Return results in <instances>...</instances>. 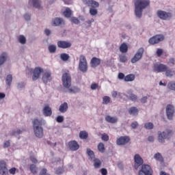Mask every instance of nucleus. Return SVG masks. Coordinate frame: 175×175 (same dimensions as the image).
Wrapping results in <instances>:
<instances>
[{
	"label": "nucleus",
	"mask_w": 175,
	"mask_h": 175,
	"mask_svg": "<svg viewBox=\"0 0 175 175\" xmlns=\"http://www.w3.org/2000/svg\"><path fill=\"white\" fill-rule=\"evenodd\" d=\"M8 164L4 160L0 161V174L1 175H8Z\"/></svg>",
	"instance_id": "obj_13"
},
{
	"label": "nucleus",
	"mask_w": 175,
	"mask_h": 175,
	"mask_svg": "<svg viewBox=\"0 0 175 175\" xmlns=\"http://www.w3.org/2000/svg\"><path fill=\"white\" fill-rule=\"evenodd\" d=\"M59 111L60 113H66L68 111V103H64L59 106Z\"/></svg>",
	"instance_id": "obj_26"
},
{
	"label": "nucleus",
	"mask_w": 175,
	"mask_h": 175,
	"mask_svg": "<svg viewBox=\"0 0 175 175\" xmlns=\"http://www.w3.org/2000/svg\"><path fill=\"white\" fill-rule=\"evenodd\" d=\"M43 73V68L40 67H36L33 70V77L32 80L33 81H36L39 77H40V75Z\"/></svg>",
	"instance_id": "obj_11"
},
{
	"label": "nucleus",
	"mask_w": 175,
	"mask_h": 175,
	"mask_svg": "<svg viewBox=\"0 0 175 175\" xmlns=\"http://www.w3.org/2000/svg\"><path fill=\"white\" fill-rule=\"evenodd\" d=\"M68 148H70L71 151H77V150L80 148V145H79V143H77V142L75 140L70 141L68 144Z\"/></svg>",
	"instance_id": "obj_18"
},
{
	"label": "nucleus",
	"mask_w": 175,
	"mask_h": 175,
	"mask_svg": "<svg viewBox=\"0 0 175 175\" xmlns=\"http://www.w3.org/2000/svg\"><path fill=\"white\" fill-rule=\"evenodd\" d=\"M143 54H144V48L141 47L137 50L134 57L131 59L132 64H136L137 61H140L143 57Z\"/></svg>",
	"instance_id": "obj_7"
},
{
	"label": "nucleus",
	"mask_w": 175,
	"mask_h": 175,
	"mask_svg": "<svg viewBox=\"0 0 175 175\" xmlns=\"http://www.w3.org/2000/svg\"><path fill=\"white\" fill-rule=\"evenodd\" d=\"M157 16L161 20H170L172 18V13L162 10L157 11Z\"/></svg>",
	"instance_id": "obj_10"
},
{
	"label": "nucleus",
	"mask_w": 175,
	"mask_h": 175,
	"mask_svg": "<svg viewBox=\"0 0 175 175\" xmlns=\"http://www.w3.org/2000/svg\"><path fill=\"white\" fill-rule=\"evenodd\" d=\"M127 94H128L127 98H129L130 100H132V102H136L137 100V96L132 93V90H129L127 92Z\"/></svg>",
	"instance_id": "obj_22"
},
{
	"label": "nucleus",
	"mask_w": 175,
	"mask_h": 175,
	"mask_svg": "<svg viewBox=\"0 0 175 175\" xmlns=\"http://www.w3.org/2000/svg\"><path fill=\"white\" fill-rule=\"evenodd\" d=\"M165 40V36L163 35H156L152 38H150L148 40L150 44H158L160 42H163Z\"/></svg>",
	"instance_id": "obj_8"
},
{
	"label": "nucleus",
	"mask_w": 175,
	"mask_h": 175,
	"mask_svg": "<svg viewBox=\"0 0 175 175\" xmlns=\"http://www.w3.org/2000/svg\"><path fill=\"white\" fill-rule=\"evenodd\" d=\"M30 171L33 174H36L38 173V168L36 167V165L34 164L30 165Z\"/></svg>",
	"instance_id": "obj_41"
},
{
	"label": "nucleus",
	"mask_w": 175,
	"mask_h": 175,
	"mask_svg": "<svg viewBox=\"0 0 175 175\" xmlns=\"http://www.w3.org/2000/svg\"><path fill=\"white\" fill-rule=\"evenodd\" d=\"M165 72V76L167 77H172V76H174L175 75V71L169 68V67H167V70Z\"/></svg>",
	"instance_id": "obj_29"
},
{
	"label": "nucleus",
	"mask_w": 175,
	"mask_h": 175,
	"mask_svg": "<svg viewBox=\"0 0 175 175\" xmlns=\"http://www.w3.org/2000/svg\"><path fill=\"white\" fill-rule=\"evenodd\" d=\"M62 81L64 87L68 90L70 94H77V92H80V89L79 88L75 86L72 87V77H70L69 71L63 74Z\"/></svg>",
	"instance_id": "obj_1"
},
{
	"label": "nucleus",
	"mask_w": 175,
	"mask_h": 175,
	"mask_svg": "<svg viewBox=\"0 0 175 175\" xmlns=\"http://www.w3.org/2000/svg\"><path fill=\"white\" fill-rule=\"evenodd\" d=\"M174 64H175L174 58H170L168 62V65H174Z\"/></svg>",
	"instance_id": "obj_58"
},
{
	"label": "nucleus",
	"mask_w": 175,
	"mask_h": 175,
	"mask_svg": "<svg viewBox=\"0 0 175 175\" xmlns=\"http://www.w3.org/2000/svg\"><path fill=\"white\" fill-rule=\"evenodd\" d=\"M60 58L62 59V61H68V59H69L70 56L69 55L66 54V53H62L60 55Z\"/></svg>",
	"instance_id": "obj_42"
},
{
	"label": "nucleus",
	"mask_w": 175,
	"mask_h": 175,
	"mask_svg": "<svg viewBox=\"0 0 175 175\" xmlns=\"http://www.w3.org/2000/svg\"><path fill=\"white\" fill-rule=\"evenodd\" d=\"M18 40L22 44H25L27 42V39H25V37L24 36H20Z\"/></svg>",
	"instance_id": "obj_44"
},
{
	"label": "nucleus",
	"mask_w": 175,
	"mask_h": 175,
	"mask_svg": "<svg viewBox=\"0 0 175 175\" xmlns=\"http://www.w3.org/2000/svg\"><path fill=\"white\" fill-rule=\"evenodd\" d=\"M129 113L131 116H137L139 114V109L136 107H133L129 109Z\"/></svg>",
	"instance_id": "obj_27"
},
{
	"label": "nucleus",
	"mask_w": 175,
	"mask_h": 175,
	"mask_svg": "<svg viewBox=\"0 0 175 175\" xmlns=\"http://www.w3.org/2000/svg\"><path fill=\"white\" fill-rule=\"evenodd\" d=\"M71 23H72L73 24H80V21L79 20V18H76V17H72L70 19Z\"/></svg>",
	"instance_id": "obj_47"
},
{
	"label": "nucleus",
	"mask_w": 175,
	"mask_h": 175,
	"mask_svg": "<svg viewBox=\"0 0 175 175\" xmlns=\"http://www.w3.org/2000/svg\"><path fill=\"white\" fill-rule=\"evenodd\" d=\"M8 55L6 54V53H3L0 56V66L1 65H3V64H5V61H6Z\"/></svg>",
	"instance_id": "obj_34"
},
{
	"label": "nucleus",
	"mask_w": 175,
	"mask_h": 175,
	"mask_svg": "<svg viewBox=\"0 0 175 175\" xmlns=\"http://www.w3.org/2000/svg\"><path fill=\"white\" fill-rule=\"evenodd\" d=\"M173 135L172 130H166V132L159 133L158 139L159 143H165V139H170Z\"/></svg>",
	"instance_id": "obj_6"
},
{
	"label": "nucleus",
	"mask_w": 175,
	"mask_h": 175,
	"mask_svg": "<svg viewBox=\"0 0 175 175\" xmlns=\"http://www.w3.org/2000/svg\"><path fill=\"white\" fill-rule=\"evenodd\" d=\"M135 79V75L129 74L124 77V81L126 82L133 81Z\"/></svg>",
	"instance_id": "obj_30"
},
{
	"label": "nucleus",
	"mask_w": 175,
	"mask_h": 175,
	"mask_svg": "<svg viewBox=\"0 0 175 175\" xmlns=\"http://www.w3.org/2000/svg\"><path fill=\"white\" fill-rule=\"evenodd\" d=\"M84 5H86L89 8H92L90 9V13L91 16H96L98 14V10L96 8H99V3L94 0H82Z\"/></svg>",
	"instance_id": "obj_4"
},
{
	"label": "nucleus",
	"mask_w": 175,
	"mask_h": 175,
	"mask_svg": "<svg viewBox=\"0 0 175 175\" xmlns=\"http://www.w3.org/2000/svg\"><path fill=\"white\" fill-rule=\"evenodd\" d=\"M134 161H135V164H134V167L135 169L137 170L142 165H143V159L140 157V155L139 154H135L134 157Z\"/></svg>",
	"instance_id": "obj_16"
},
{
	"label": "nucleus",
	"mask_w": 175,
	"mask_h": 175,
	"mask_svg": "<svg viewBox=\"0 0 175 175\" xmlns=\"http://www.w3.org/2000/svg\"><path fill=\"white\" fill-rule=\"evenodd\" d=\"M24 17H25V20H26L27 21L31 20V15L28 14H25Z\"/></svg>",
	"instance_id": "obj_61"
},
{
	"label": "nucleus",
	"mask_w": 175,
	"mask_h": 175,
	"mask_svg": "<svg viewBox=\"0 0 175 175\" xmlns=\"http://www.w3.org/2000/svg\"><path fill=\"white\" fill-rule=\"evenodd\" d=\"M48 49L49 53H51V54H54V53L57 51V46L54 44H51L49 46Z\"/></svg>",
	"instance_id": "obj_38"
},
{
	"label": "nucleus",
	"mask_w": 175,
	"mask_h": 175,
	"mask_svg": "<svg viewBox=\"0 0 175 175\" xmlns=\"http://www.w3.org/2000/svg\"><path fill=\"white\" fill-rule=\"evenodd\" d=\"M29 5H32L33 8L40 9V0H29Z\"/></svg>",
	"instance_id": "obj_23"
},
{
	"label": "nucleus",
	"mask_w": 175,
	"mask_h": 175,
	"mask_svg": "<svg viewBox=\"0 0 175 175\" xmlns=\"http://www.w3.org/2000/svg\"><path fill=\"white\" fill-rule=\"evenodd\" d=\"M166 114L168 120H172L174 115V107L172 105H168L166 107Z\"/></svg>",
	"instance_id": "obj_17"
},
{
	"label": "nucleus",
	"mask_w": 175,
	"mask_h": 175,
	"mask_svg": "<svg viewBox=\"0 0 175 175\" xmlns=\"http://www.w3.org/2000/svg\"><path fill=\"white\" fill-rule=\"evenodd\" d=\"M56 121L57 122H59V123L64 122V116H57L56 118Z\"/></svg>",
	"instance_id": "obj_52"
},
{
	"label": "nucleus",
	"mask_w": 175,
	"mask_h": 175,
	"mask_svg": "<svg viewBox=\"0 0 175 175\" xmlns=\"http://www.w3.org/2000/svg\"><path fill=\"white\" fill-rule=\"evenodd\" d=\"M64 16H66L67 18H70V17L72 16V10H70V8H66L65 11L64 12Z\"/></svg>",
	"instance_id": "obj_35"
},
{
	"label": "nucleus",
	"mask_w": 175,
	"mask_h": 175,
	"mask_svg": "<svg viewBox=\"0 0 175 175\" xmlns=\"http://www.w3.org/2000/svg\"><path fill=\"white\" fill-rule=\"evenodd\" d=\"M79 68L81 72L85 73L88 70V64L87 63V59L83 55H81L79 57Z\"/></svg>",
	"instance_id": "obj_5"
},
{
	"label": "nucleus",
	"mask_w": 175,
	"mask_h": 175,
	"mask_svg": "<svg viewBox=\"0 0 175 175\" xmlns=\"http://www.w3.org/2000/svg\"><path fill=\"white\" fill-rule=\"evenodd\" d=\"M144 127L146 129H152V128H154V124L152 122H148L145 124Z\"/></svg>",
	"instance_id": "obj_45"
},
{
	"label": "nucleus",
	"mask_w": 175,
	"mask_h": 175,
	"mask_svg": "<svg viewBox=\"0 0 175 175\" xmlns=\"http://www.w3.org/2000/svg\"><path fill=\"white\" fill-rule=\"evenodd\" d=\"M120 61L121 62L125 63L128 61V58H126V56H125V55H120Z\"/></svg>",
	"instance_id": "obj_49"
},
{
	"label": "nucleus",
	"mask_w": 175,
	"mask_h": 175,
	"mask_svg": "<svg viewBox=\"0 0 175 175\" xmlns=\"http://www.w3.org/2000/svg\"><path fill=\"white\" fill-rule=\"evenodd\" d=\"M119 80H124L125 81V75L122 72H120L118 76Z\"/></svg>",
	"instance_id": "obj_53"
},
{
	"label": "nucleus",
	"mask_w": 175,
	"mask_h": 175,
	"mask_svg": "<svg viewBox=\"0 0 175 175\" xmlns=\"http://www.w3.org/2000/svg\"><path fill=\"white\" fill-rule=\"evenodd\" d=\"M105 121H107V122H109L110 124H116V122L118 121V118H117V117L107 116H105Z\"/></svg>",
	"instance_id": "obj_25"
},
{
	"label": "nucleus",
	"mask_w": 175,
	"mask_h": 175,
	"mask_svg": "<svg viewBox=\"0 0 175 175\" xmlns=\"http://www.w3.org/2000/svg\"><path fill=\"white\" fill-rule=\"evenodd\" d=\"M100 59L94 57L90 61V65L92 68H96V66H99V65H100Z\"/></svg>",
	"instance_id": "obj_19"
},
{
	"label": "nucleus",
	"mask_w": 175,
	"mask_h": 175,
	"mask_svg": "<svg viewBox=\"0 0 175 175\" xmlns=\"http://www.w3.org/2000/svg\"><path fill=\"white\" fill-rule=\"evenodd\" d=\"M147 99H148V96H144L141 98L142 103H146L147 102Z\"/></svg>",
	"instance_id": "obj_60"
},
{
	"label": "nucleus",
	"mask_w": 175,
	"mask_h": 175,
	"mask_svg": "<svg viewBox=\"0 0 175 175\" xmlns=\"http://www.w3.org/2000/svg\"><path fill=\"white\" fill-rule=\"evenodd\" d=\"M168 88L170 90H175V83L174 82H170L168 83Z\"/></svg>",
	"instance_id": "obj_48"
},
{
	"label": "nucleus",
	"mask_w": 175,
	"mask_h": 175,
	"mask_svg": "<svg viewBox=\"0 0 175 175\" xmlns=\"http://www.w3.org/2000/svg\"><path fill=\"white\" fill-rule=\"evenodd\" d=\"M44 32L46 36H49L50 33H51V31H50V29H46Z\"/></svg>",
	"instance_id": "obj_64"
},
{
	"label": "nucleus",
	"mask_w": 175,
	"mask_h": 175,
	"mask_svg": "<svg viewBox=\"0 0 175 175\" xmlns=\"http://www.w3.org/2000/svg\"><path fill=\"white\" fill-rule=\"evenodd\" d=\"M16 172H17V168L16 167H12L9 170L10 174L14 175L16 174Z\"/></svg>",
	"instance_id": "obj_50"
},
{
	"label": "nucleus",
	"mask_w": 175,
	"mask_h": 175,
	"mask_svg": "<svg viewBox=\"0 0 175 175\" xmlns=\"http://www.w3.org/2000/svg\"><path fill=\"white\" fill-rule=\"evenodd\" d=\"M57 47L59 49H70L72 47V43L65 40H59L57 42Z\"/></svg>",
	"instance_id": "obj_15"
},
{
	"label": "nucleus",
	"mask_w": 175,
	"mask_h": 175,
	"mask_svg": "<svg viewBox=\"0 0 175 175\" xmlns=\"http://www.w3.org/2000/svg\"><path fill=\"white\" fill-rule=\"evenodd\" d=\"M98 150L99 152H101V154H103L106 151V148H105V144L100 142L97 146Z\"/></svg>",
	"instance_id": "obj_28"
},
{
	"label": "nucleus",
	"mask_w": 175,
	"mask_h": 175,
	"mask_svg": "<svg viewBox=\"0 0 175 175\" xmlns=\"http://www.w3.org/2000/svg\"><path fill=\"white\" fill-rule=\"evenodd\" d=\"M98 87V83H92L91 85V89L92 90H95Z\"/></svg>",
	"instance_id": "obj_62"
},
{
	"label": "nucleus",
	"mask_w": 175,
	"mask_h": 175,
	"mask_svg": "<svg viewBox=\"0 0 175 175\" xmlns=\"http://www.w3.org/2000/svg\"><path fill=\"white\" fill-rule=\"evenodd\" d=\"M156 54H157V57H161V55H162V54H163V50L162 49H158L157 50Z\"/></svg>",
	"instance_id": "obj_51"
},
{
	"label": "nucleus",
	"mask_w": 175,
	"mask_h": 175,
	"mask_svg": "<svg viewBox=\"0 0 175 175\" xmlns=\"http://www.w3.org/2000/svg\"><path fill=\"white\" fill-rule=\"evenodd\" d=\"M87 154L90 157V159H95V154L94 153V151H92L91 149H87Z\"/></svg>",
	"instance_id": "obj_40"
},
{
	"label": "nucleus",
	"mask_w": 175,
	"mask_h": 175,
	"mask_svg": "<svg viewBox=\"0 0 175 175\" xmlns=\"http://www.w3.org/2000/svg\"><path fill=\"white\" fill-rule=\"evenodd\" d=\"M51 77V72L49 71L45 72L42 75V81L44 83H48L50 81Z\"/></svg>",
	"instance_id": "obj_21"
},
{
	"label": "nucleus",
	"mask_w": 175,
	"mask_h": 175,
	"mask_svg": "<svg viewBox=\"0 0 175 175\" xmlns=\"http://www.w3.org/2000/svg\"><path fill=\"white\" fill-rule=\"evenodd\" d=\"M103 105H108V103H110V97L105 96L103 98Z\"/></svg>",
	"instance_id": "obj_43"
},
{
	"label": "nucleus",
	"mask_w": 175,
	"mask_h": 175,
	"mask_svg": "<svg viewBox=\"0 0 175 175\" xmlns=\"http://www.w3.org/2000/svg\"><path fill=\"white\" fill-rule=\"evenodd\" d=\"M101 139L103 142H109V135L106 133H103L101 135Z\"/></svg>",
	"instance_id": "obj_46"
},
{
	"label": "nucleus",
	"mask_w": 175,
	"mask_h": 175,
	"mask_svg": "<svg viewBox=\"0 0 175 175\" xmlns=\"http://www.w3.org/2000/svg\"><path fill=\"white\" fill-rule=\"evenodd\" d=\"M30 160L31 162H33V163H38V159H36V158H35L33 156L30 157Z\"/></svg>",
	"instance_id": "obj_59"
},
{
	"label": "nucleus",
	"mask_w": 175,
	"mask_h": 175,
	"mask_svg": "<svg viewBox=\"0 0 175 175\" xmlns=\"http://www.w3.org/2000/svg\"><path fill=\"white\" fill-rule=\"evenodd\" d=\"M94 166L95 169H99L102 166V161L99 159H94Z\"/></svg>",
	"instance_id": "obj_32"
},
{
	"label": "nucleus",
	"mask_w": 175,
	"mask_h": 175,
	"mask_svg": "<svg viewBox=\"0 0 175 175\" xmlns=\"http://www.w3.org/2000/svg\"><path fill=\"white\" fill-rule=\"evenodd\" d=\"M154 159H156V161H159V162H163V157H162V154H161V153L159 152L156 153L154 155Z\"/></svg>",
	"instance_id": "obj_37"
},
{
	"label": "nucleus",
	"mask_w": 175,
	"mask_h": 175,
	"mask_svg": "<svg viewBox=\"0 0 175 175\" xmlns=\"http://www.w3.org/2000/svg\"><path fill=\"white\" fill-rule=\"evenodd\" d=\"M139 175H152V169L148 165H142V169L139 172Z\"/></svg>",
	"instance_id": "obj_9"
},
{
	"label": "nucleus",
	"mask_w": 175,
	"mask_h": 175,
	"mask_svg": "<svg viewBox=\"0 0 175 175\" xmlns=\"http://www.w3.org/2000/svg\"><path fill=\"white\" fill-rule=\"evenodd\" d=\"M138 125H139V124H137V122H134L131 123V128H133V129H136V128H137Z\"/></svg>",
	"instance_id": "obj_57"
},
{
	"label": "nucleus",
	"mask_w": 175,
	"mask_h": 175,
	"mask_svg": "<svg viewBox=\"0 0 175 175\" xmlns=\"http://www.w3.org/2000/svg\"><path fill=\"white\" fill-rule=\"evenodd\" d=\"M120 51L121 53H126L128 51V46L126 44L123 43L120 46Z\"/></svg>",
	"instance_id": "obj_36"
},
{
	"label": "nucleus",
	"mask_w": 175,
	"mask_h": 175,
	"mask_svg": "<svg viewBox=\"0 0 175 175\" xmlns=\"http://www.w3.org/2000/svg\"><path fill=\"white\" fill-rule=\"evenodd\" d=\"M100 173L102 175H107V170L106 168H102L100 170Z\"/></svg>",
	"instance_id": "obj_56"
},
{
	"label": "nucleus",
	"mask_w": 175,
	"mask_h": 175,
	"mask_svg": "<svg viewBox=\"0 0 175 175\" xmlns=\"http://www.w3.org/2000/svg\"><path fill=\"white\" fill-rule=\"evenodd\" d=\"M79 137H80V139H82L83 140L88 139V133H87V131H80Z\"/></svg>",
	"instance_id": "obj_33"
},
{
	"label": "nucleus",
	"mask_w": 175,
	"mask_h": 175,
	"mask_svg": "<svg viewBox=\"0 0 175 175\" xmlns=\"http://www.w3.org/2000/svg\"><path fill=\"white\" fill-rule=\"evenodd\" d=\"M150 0H135V14L136 17L140 18L143 16V10L150 6Z\"/></svg>",
	"instance_id": "obj_2"
},
{
	"label": "nucleus",
	"mask_w": 175,
	"mask_h": 175,
	"mask_svg": "<svg viewBox=\"0 0 175 175\" xmlns=\"http://www.w3.org/2000/svg\"><path fill=\"white\" fill-rule=\"evenodd\" d=\"M64 24V19L61 18H55L53 20V25L55 27H58V25H62Z\"/></svg>",
	"instance_id": "obj_24"
},
{
	"label": "nucleus",
	"mask_w": 175,
	"mask_h": 175,
	"mask_svg": "<svg viewBox=\"0 0 175 175\" xmlns=\"http://www.w3.org/2000/svg\"><path fill=\"white\" fill-rule=\"evenodd\" d=\"M12 80H13V77L12 76V75H8L5 79V83L7 85H9V87H10Z\"/></svg>",
	"instance_id": "obj_39"
},
{
	"label": "nucleus",
	"mask_w": 175,
	"mask_h": 175,
	"mask_svg": "<svg viewBox=\"0 0 175 175\" xmlns=\"http://www.w3.org/2000/svg\"><path fill=\"white\" fill-rule=\"evenodd\" d=\"M42 125H43V122H42V120L35 119L33 121L34 135L36 137H38V139H42L44 136L43 127H42Z\"/></svg>",
	"instance_id": "obj_3"
},
{
	"label": "nucleus",
	"mask_w": 175,
	"mask_h": 175,
	"mask_svg": "<svg viewBox=\"0 0 175 175\" xmlns=\"http://www.w3.org/2000/svg\"><path fill=\"white\" fill-rule=\"evenodd\" d=\"M64 172H65V170L64 169V161L62 162V166L59 167L57 169L55 170V174H63Z\"/></svg>",
	"instance_id": "obj_31"
},
{
	"label": "nucleus",
	"mask_w": 175,
	"mask_h": 175,
	"mask_svg": "<svg viewBox=\"0 0 175 175\" xmlns=\"http://www.w3.org/2000/svg\"><path fill=\"white\" fill-rule=\"evenodd\" d=\"M94 18H92L89 21H87L86 23H87V24L90 25L89 27H91V24H92V23H94Z\"/></svg>",
	"instance_id": "obj_63"
},
{
	"label": "nucleus",
	"mask_w": 175,
	"mask_h": 175,
	"mask_svg": "<svg viewBox=\"0 0 175 175\" xmlns=\"http://www.w3.org/2000/svg\"><path fill=\"white\" fill-rule=\"evenodd\" d=\"M8 147H10V141H5L3 144V148H8Z\"/></svg>",
	"instance_id": "obj_55"
},
{
	"label": "nucleus",
	"mask_w": 175,
	"mask_h": 175,
	"mask_svg": "<svg viewBox=\"0 0 175 175\" xmlns=\"http://www.w3.org/2000/svg\"><path fill=\"white\" fill-rule=\"evenodd\" d=\"M20 135L21 133H23V131L21 130H17L16 131H12L11 133V136H14V135Z\"/></svg>",
	"instance_id": "obj_54"
},
{
	"label": "nucleus",
	"mask_w": 175,
	"mask_h": 175,
	"mask_svg": "<svg viewBox=\"0 0 175 175\" xmlns=\"http://www.w3.org/2000/svg\"><path fill=\"white\" fill-rule=\"evenodd\" d=\"M131 142V138L128 136H122L117 139L116 144L118 146H125V144H128V143Z\"/></svg>",
	"instance_id": "obj_12"
},
{
	"label": "nucleus",
	"mask_w": 175,
	"mask_h": 175,
	"mask_svg": "<svg viewBox=\"0 0 175 175\" xmlns=\"http://www.w3.org/2000/svg\"><path fill=\"white\" fill-rule=\"evenodd\" d=\"M43 114L45 117H50L53 114V111L49 105H46L43 109Z\"/></svg>",
	"instance_id": "obj_20"
},
{
	"label": "nucleus",
	"mask_w": 175,
	"mask_h": 175,
	"mask_svg": "<svg viewBox=\"0 0 175 175\" xmlns=\"http://www.w3.org/2000/svg\"><path fill=\"white\" fill-rule=\"evenodd\" d=\"M167 69V66L165 64H155L154 66V72H157V73H162L163 72H166Z\"/></svg>",
	"instance_id": "obj_14"
}]
</instances>
